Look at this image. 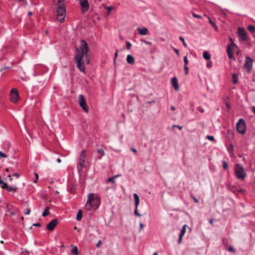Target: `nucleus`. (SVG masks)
I'll list each match as a JSON object with an SVG mask.
<instances>
[{"mask_svg": "<svg viewBox=\"0 0 255 255\" xmlns=\"http://www.w3.org/2000/svg\"><path fill=\"white\" fill-rule=\"evenodd\" d=\"M100 204V200L94 197V194H90L86 204L85 208L89 211L95 210L99 207Z\"/></svg>", "mask_w": 255, "mask_h": 255, "instance_id": "obj_1", "label": "nucleus"}, {"mask_svg": "<svg viewBox=\"0 0 255 255\" xmlns=\"http://www.w3.org/2000/svg\"><path fill=\"white\" fill-rule=\"evenodd\" d=\"M80 46L79 47H76V54L77 55L80 54L81 56H84V54H88L89 53V47L88 43L83 39H81L80 41Z\"/></svg>", "mask_w": 255, "mask_h": 255, "instance_id": "obj_2", "label": "nucleus"}, {"mask_svg": "<svg viewBox=\"0 0 255 255\" xmlns=\"http://www.w3.org/2000/svg\"><path fill=\"white\" fill-rule=\"evenodd\" d=\"M55 10L57 19L61 23L63 22L66 14V9L65 4L56 5Z\"/></svg>", "mask_w": 255, "mask_h": 255, "instance_id": "obj_3", "label": "nucleus"}, {"mask_svg": "<svg viewBox=\"0 0 255 255\" xmlns=\"http://www.w3.org/2000/svg\"><path fill=\"white\" fill-rule=\"evenodd\" d=\"M235 174L237 178L244 179L246 176V173L244 167L240 164H237L235 169Z\"/></svg>", "mask_w": 255, "mask_h": 255, "instance_id": "obj_4", "label": "nucleus"}, {"mask_svg": "<svg viewBox=\"0 0 255 255\" xmlns=\"http://www.w3.org/2000/svg\"><path fill=\"white\" fill-rule=\"evenodd\" d=\"M83 56H81L80 54L75 55L74 58V61L77 64V67L79 70L84 73L85 72V68L84 65V62L83 61Z\"/></svg>", "mask_w": 255, "mask_h": 255, "instance_id": "obj_5", "label": "nucleus"}, {"mask_svg": "<svg viewBox=\"0 0 255 255\" xmlns=\"http://www.w3.org/2000/svg\"><path fill=\"white\" fill-rule=\"evenodd\" d=\"M236 129L237 131L242 134H244L246 130V124L245 120L241 118L236 124Z\"/></svg>", "mask_w": 255, "mask_h": 255, "instance_id": "obj_6", "label": "nucleus"}, {"mask_svg": "<svg viewBox=\"0 0 255 255\" xmlns=\"http://www.w3.org/2000/svg\"><path fill=\"white\" fill-rule=\"evenodd\" d=\"M253 60L248 56L245 57V63L244 68L247 70V73L250 74L253 70Z\"/></svg>", "mask_w": 255, "mask_h": 255, "instance_id": "obj_7", "label": "nucleus"}, {"mask_svg": "<svg viewBox=\"0 0 255 255\" xmlns=\"http://www.w3.org/2000/svg\"><path fill=\"white\" fill-rule=\"evenodd\" d=\"M9 97L10 101L13 103H16L20 98L17 90L12 88L10 92Z\"/></svg>", "mask_w": 255, "mask_h": 255, "instance_id": "obj_8", "label": "nucleus"}, {"mask_svg": "<svg viewBox=\"0 0 255 255\" xmlns=\"http://www.w3.org/2000/svg\"><path fill=\"white\" fill-rule=\"evenodd\" d=\"M78 102L80 106L82 108V109L87 113L89 111V108L87 105L86 101L85 100V98L83 95H80L78 97Z\"/></svg>", "mask_w": 255, "mask_h": 255, "instance_id": "obj_9", "label": "nucleus"}, {"mask_svg": "<svg viewBox=\"0 0 255 255\" xmlns=\"http://www.w3.org/2000/svg\"><path fill=\"white\" fill-rule=\"evenodd\" d=\"M238 34L241 41H248L247 33L245 29L241 27L238 28Z\"/></svg>", "mask_w": 255, "mask_h": 255, "instance_id": "obj_10", "label": "nucleus"}, {"mask_svg": "<svg viewBox=\"0 0 255 255\" xmlns=\"http://www.w3.org/2000/svg\"><path fill=\"white\" fill-rule=\"evenodd\" d=\"M86 151L85 150H83L81 153L80 156L79 157V164L81 167L80 168L78 167V170L79 171L82 170V168L85 167L84 163H85V157H86Z\"/></svg>", "mask_w": 255, "mask_h": 255, "instance_id": "obj_11", "label": "nucleus"}, {"mask_svg": "<svg viewBox=\"0 0 255 255\" xmlns=\"http://www.w3.org/2000/svg\"><path fill=\"white\" fill-rule=\"evenodd\" d=\"M83 12L88 11L89 9V4L88 0H79Z\"/></svg>", "mask_w": 255, "mask_h": 255, "instance_id": "obj_12", "label": "nucleus"}, {"mask_svg": "<svg viewBox=\"0 0 255 255\" xmlns=\"http://www.w3.org/2000/svg\"><path fill=\"white\" fill-rule=\"evenodd\" d=\"M58 223V220L54 219L47 224L46 228L49 231H53Z\"/></svg>", "mask_w": 255, "mask_h": 255, "instance_id": "obj_13", "label": "nucleus"}, {"mask_svg": "<svg viewBox=\"0 0 255 255\" xmlns=\"http://www.w3.org/2000/svg\"><path fill=\"white\" fill-rule=\"evenodd\" d=\"M187 227V225L186 224L182 226V229L180 230L179 235V238H178V244H180L181 243L182 238L185 233Z\"/></svg>", "mask_w": 255, "mask_h": 255, "instance_id": "obj_14", "label": "nucleus"}, {"mask_svg": "<svg viewBox=\"0 0 255 255\" xmlns=\"http://www.w3.org/2000/svg\"><path fill=\"white\" fill-rule=\"evenodd\" d=\"M171 83L176 91L179 90V85L177 78L176 77H173L171 80Z\"/></svg>", "mask_w": 255, "mask_h": 255, "instance_id": "obj_15", "label": "nucleus"}, {"mask_svg": "<svg viewBox=\"0 0 255 255\" xmlns=\"http://www.w3.org/2000/svg\"><path fill=\"white\" fill-rule=\"evenodd\" d=\"M227 52L228 54V56L230 59H232L234 58L233 53V48L231 47V45L230 44H228L227 47Z\"/></svg>", "mask_w": 255, "mask_h": 255, "instance_id": "obj_16", "label": "nucleus"}, {"mask_svg": "<svg viewBox=\"0 0 255 255\" xmlns=\"http://www.w3.org/2000/svg\"><path fill=\"white\" fill-rule=\"evenodd\" d=\"M137 30L138 32V33L141 35H146L148 31V29L146 27H143V28L138 27L137 28Z\"/></svg>", "mask_w": 255, "mask_h": 255, "instance_id": "obj_17", "label": "nucleus"}, {"mask_svg": "<svg viewBox=\"0 0 255 255\" xmlns=\"http://www.w3.org/2000/svg\"><path fill=\"white\" fill-rule=\"evenodd\" d=\"M127 63L130 65H133L135 63L134 58L131 55L128 54L127 56Z\"/></svg>", "mask_w": 255, "mask_h": 255, "instance_id": "obj_18", "label": "nucleus"}, {"mask_svg": "<svg viewBox=\"0 0 255 255\" xmlns=\"http://www.w3.org/2000/svg\"><path fill=\"white\" fill-rule=\"evenodd\" d=\"M133 196L134 200L135 206L138 207L140 202L139 196L136 193H134Z\"/></svg>", "mask_w": 255, "mask_h": 255, "instance_id": "obj_19", "label": "nucleus"}, {"mask_svg": "<svg viewBox=\"0 0 255 255\" xmlns=\"http://www.w3.org/2000/svg\"><path fill=\"white\" fill-rule=\"evenodd\" d=\"M4 189H6L8 192H11V191H14L16 192L18 188L17 187H12L10 186H9L7 185V184L6 185V186L4 187Z\"/></svg>", "mask_w": 255, "mask_h": 255, "instance_id": "obj_20", "label": "nucleus"}, {"mask_svg": "<svg viewBox=\"0 0 255 255\" xmlns=\"http://www.w3.org/2000/svg\"><path fill=\"white\" fill-rule=\"evenodd\" d=\"M95 151L97 153L100 154V156L99 157V159H101L102 157L105 154V152L102 148H97L96 149Z\"/></svg>", "mask_w": 255, "mask_h": 255, "instance_id": "obj_21", "label": "nucleus"}, {"mask_svg": "<svg viewBox=\"0 0 255 255\" xmlns=\"http://www.w3.org/2000/svg\"><path fill=\"white\" fill-rule=\"evenodd\" d=\"M232 80H233V83L234 84H236L238 82V74H237L236 73H233L232 74Z\"/></svg>", "mask_w": 255, "mask_h": 255, "instance_id": "obj_22", "label": "nucleus"}, {"mask_svg": "<svg viewBox=\"0 0 255 255\" xmlns=\"http://www.w3.org/2000/svg\"><path fill=\"white\" fill-rule=\"evenodd\" d=\"M83 212L81 210H79L76 216V219L78 221H81L82 218Z\"/></svg>", "mask_w": 255, "mask_h": 255, "instance_id": "obj_23", "label": "nucleus"}, {"mask_svg": "<svg viewBox=\"0 0 255 255\" xmlns=\"http://www.w3.org/2000/svg\"><path fill=\"white\" fill-rule=\"evenodd\" d=\"M203 58L205 60H210V58H211V55H210V54L209 52H207V51H205L203 53Z\"/></svg>", "mask_w": 255, "mask_h": 255, "instance_id": "obj_24", "label": "nucleus"}, {"mask_svg": "<svg viewBox=\"0 0 255 255\" xmlns=\"http://www.w3.org/2000/svg\"><path fill=\"white\" fill-rule=\"evenodd\" d=\"M50 214V212H49V207H46L44 211V212L42 213V216L43 217H46V216Z\"/></svg>", "mask_w": 255, "mask_h": 255, "instance_id": "obj_25", "label": "nucleus"}, {"mask_svg": "<svg viewBox=\"0 0 255 255\" xmlns=\"http://www.w3.org/2000/svg\"><path fill=\"white\" fill-rule=\"evenodd\" d=\"M90 55H89V53H88V54H84V56L83 57V58H85V62L86 63V64L88 65L90 64V57H89Z\"/></svg>", "mask_w": 255, "mask_h": 255, "instance_id": "obj_26", "label": "nucleus"}, {"mask_svg": "<svg viewBox=\"0 0 255 255\" xmlns=\"http://www.w3.org/2000/svg\"><path fill=\"white\" fill-rule=\"evenodd\" d=\"M208 19H209V22L210 23V24L213 26V27L215 28V29L216 30H217V28H218V27L216 25V23L215 22L213 21L212 20V19L210 18V17H208Z\"/></svg>", "mask_w": 255, "mask_h": 255, "instance_id": "obj_27", "label": "nucleus"}, {"mask_svg": "<svg viewBox=\"0 0 255 255\" xmlns=\"http://www.w3.org/2000/svg\"><path fill=\"white\" fill-rule=\"evenodd\" d=\"M234 150V145L232 143L230 144L229 147L228 148V151L230 153V154H231L233 153Z\"/></svg>", "mask_w": 255, "mask_h": 255, "instance_id": "obj_28", "label": "nucleus"}, {"mask_svg": "<svg viewBox=\"0 0 255 255\" xmlns=\"http://www.w3.org/2000/svg\"><path fill=\"white\" fill-rule=\"evenodd\" d=\"M229 41L230 42V45H231V47H235L236 48H238V46L237 45L234 43V40L231 37H230L229 38Z\"/></svg>", "mask_w": 255, "mask_h": 255, "instance_id": "obj_29", "label": "nucleus"}, {"mask_svg": "<svg viewBox=\"0 0 255 255\" xmlns=\"http://www.w3.org/2000/svg\"><path fill=\"white\" fill-rule=\"evenodd\" d=\"M71 253L72 254H75V255H78L79 254L78 249L77 246H75L71 250Z\"/></svg>", "mask_w": 255, "mask_h": 255, "instance_id": "obj_30", "label": "nucleus"}, {"mask_svg": "<svg viewBox=\"0 0 255 255\" xmlns=\"http://www.w3.org/2000/svg\"><path fill=\"white\" fill-rule=\"evenodd\" d=\"M248 29L251 32L254 33L255 32V27L253 25H249L248 26Z\"/></svg>", "mask_w": 255, "mask_h": 255, "instance_id": "obj_31", "label": "nucleus"}, {"mask_svg": "<svg viewBox=\"0 0 255 255\" xmlns=\"http://www.w3.org/2000/svg\"><path fill=\"white\" fill-rule=\"evenodd\" d=\"M112 182L113 184L115 183L116 181L115 180V177H110L106 180V183Z\"/></svg>", "mask_w": 255, "mask_h": 255, "instance_id": "obj_32", "label": "nucleus"}, {"mask_svg": "<svg viewBox=\"0 0 255 255\" xmlns=\"http://www.w3.org/2000/svg\"><path fill=\"white\" fill-rule=\"evenodd\" d=\"M76 190V186L74 184L71 185L69 191L71 193H74Z\"/></svg>", "mask_w": 255, "mask_h": 255, "instance_id": "obj_33", "label": "nucleus"}, {"mask_svg": "<svg viewBox=\"0 0 255 255\" xmlns=\"http://www.w3.org/2000/svg\"><path fill=\"white\" fill-rule=\"evenodd\" d=\"M206 138H207L208 139H209L211 141H214L215 142H216V140H215L214 136H213V135H207Z\"/></svg>", "mask_w": 255, "mask_h": 255, "instance_id": "obj_34", "label": "nucleus"}, {"mask_svg": "<svg viewBox=\"0 0 255 255\" xmlns=\"http://www.w3.org/2000/svg\"><path fill=\"white\" fill-rule=\"evenodd\" d=\"M114 6H109V7H108V8H107L108 11H107V13L106 15H105V16H108V15H109V14H110V13L112 9H114Z\"/></svg>", "mask_w": 255, "mask_h": 255, "instance_id": "obj_35", "label": "nucleus"}, {"mask_svg": "<svg viewBox=\"0 0 255 255\" xmlns=\"http://www.w3.org/2000/svg\"><path fill=\"white\" fill-rule=\"evenodd\" d=\"M222 166L224 169H227L228 167V164L226 161L222 162Z\"/></svg>", "mask_w": 255, "mask_h": 255, "instance_id": "obj_36", "label": "nucleus"}, {"mask_svg": "<svg viewBox=\"0 0 255 255\" xmlns=\"http://www.w3.org/2000/svg\"><path fill=\"white\" fill-rule=\"evenodd\" d=\"M137 208L138 207H136V206H135V210H134V214L135 216H138V217H141V215L139 213V212H138V210H137Z\"/></svg>", "mask_w": 255, "mask_h": 255, "instance_id": "obj_37", "label": "nucleus"}, {"mask_svg": "<svg viewBox=\"0 0 255 255\" xmlns=\"http://www.w3.org/2000/svg\"><path fill=\"white\" fill-rule=\"evenodd\" d=\"M179 39L182 42V43L185 47H187V44L185 43L184 38L182 36H180Z\"/></svg>", "mask_w": 255, "mask_h": 255, "instance_id": "obj_38", "label": "nucleus"}, {"mask_svg": "<svg viewBox=\"0 0 255 255\" xmlns=\"http://www.w3.org/2000/svg\"><path fill=\"white\" fill-rule=\"evenodd\" d=\"M183 61L184 63V66H187L188 64V60L187 56H185L183 57Z\"/></svg>", "mask_w": 255, "mask_h": 255, "instance_id": "obj_39", "label": "nucleus"}, {"mask_svg": "<svg viewBox=\"0 0 255 255\" xmlns=\"http://www.w3.org/2000/svg\"><path fill=\"white\" fill-rule=\"evenodd\" d=\"M65 0H57V2L56 5H60V4H64V1Z\"/></svg>", "mask_w": 255, "mask_h": 255, "instance_id": "obj_40", "label": "nucleus"}, {"mask_svg": "<svg viewBox=\"0 0 255 255\" xmlns=\"http://www.w3.org/2000/svg\"><path fill=\"white\" fill-rule=\"evenodd\" d=\"M131 47V44L129 41L126 42V48L127 49H130Z\"/></svg>", "mask_w": 255, "mask_h": 255, "instance_id": "obj_41", "label": "nucleus"}, {"mask_svg": "<svg viewBox=\"0 0 255 255\" xmlns=\"http://www.w3.org/2000/svg\"><path fill=\"white\" fill-rule=\"evenodd\" d=\"M228 251L230 252L235 253V250L232 246L228 247Z\"/></svg>", "mask_w": 255, "mask_h": 255, "instance_id": "obj_42", "label": "nucleus"}, {"mask_svg": "<svg viewBox=\"0 0 255 255\" xmlns=\"http://www.w3.org/2000/svg\"><path fill=\"white\" fill-rule=\"evenodd\" d=\"M118 50L117 49L116 50V52H115V56H114V62L115 64L116 63V58H117V57L118 56Z\"/></svg>", "mask_w": 255, "mask_h": 255, "instance_id": "obj_43", "label": "nucleus"}, {"mask_svg": "<svg viewBox=\"0 0 255 255\" xmlns=\"http://www.w3.org/2000/svg\"><path fill=\"white\" fill-rule=\"evenodd\" d=\"M192 16L195 18H201L202 16L199 14H197L195 13H192Z\"/></svg>", "mask_w": 255, "mask_h": 255, "instance_id": "obj_44", "label": "nucleus"}, {"mask_svg": "<svg viewBox=\"0 0 255 255\" xmlns=\"http://www.w3.org/2000/svg\"><path fill=\"white\" fill-rule=\"evenodd\" d=\"M7 157V155L6 154H5L3 152H2L1 151H0V158H1V157L5 158Z\"/></svg>", "mask_w": 255, "mask_h": 255, "instance_id": "obj_45", "label": "nucleus"}, {"mask_svg": "<svg viewBox=\"0 0 255 255\" xmlns=\"http://www.w3.org/2000/svg\"><path fill=\"white\" fill-rule=\"evenodd\" d=\"M31 210L29 208H27L24 211V214L25 215H29L30 213Z\"/></svg>", "mask_w": 255, "mask_h": 255, "instance_id": "obj_46", "label": "nucleus"}, {"mask_svg": "<svg viewBox=\"0 0 255 255\" xmlns=\"http://www.w3.org/2000/svg\"><path fill=\"white\" fill-rule=\"evenodd\" d=\"M184 70H185V75H187L188 74V71H189L188 67H187V66H184Z\"/></svg>", "mask_w": 255, "mask_h": 255, "instance_id": "obj_47", "label": "nucleus"}, {"mask_svg": "<svg viewBox=\"0 0 255 255\" xmlns=\"http://www.w3.org/2000/svg\"><path fill=\"white\" fill-rule=\"evenodd\" d=\"M197 109L198 111L202 113H204V110L201 107H198Z\"/></svg>", "mask_w": 255, "mask_h": 255, "instance_id": "obj_48", "label": "nucleus"}, {"mask_svg": "<svg viewBox=\"0 0 255 255\" xmlns=\"http://www.w3.org/2000/svg\"><path fill=\"white\" fill-rule=\"evenodd\" d=\"M141 41L147 45H151L152 44V43L150 41H146L145 40H142Z\"/></svg>", "mask_w": 255, "mask_h": 255, "instance_id": "obj_49", "label": "nucleus"}, {"mask_svg": "<svg viewBox=\"0 0 255 255\" xmlns=\"http://www.w3.org/2000/svg\"><path fill=\"white\" fill-rule=\"evenodd\" d=\"M175 127H176L179 130H181L183 128V127L182 126H179V125H173L172 126V128H174Z\"/></svg>", "mask_w": 255, "mask_h": 255, "instance_id": "obj_50", "label": "nucleus"}, {"mask_svg": "<svg viewBox=\"0 0 255 255\" xmlns=\"http://www.w3.org/2000/svg\"><path fill=\"white\" fill-rule=\"evenodd\" d=\"M192 198L194 201V202L196 203H199V200L196 198L194 196H192Z\"/></svg>", "mask_w": 255, "mask_h": 255, "instance_id": "obj_51", "label": "nucleus"}, {"mask_svg": "<svg viewBox=\"0 0 255 255\" xmlns=\"http://www.w3.org/2000/svg\"><path fill=\"white\" fill-rule=\"evenodd\" d=\"M144 227V225L142 223H139V231H141L143 230Z\"/></svg>", "mask_w": 255, "mask_h": 255, "instance_id": "obj_52", "label": "nucleus"}, {"mask_svg": "<svg viewBox=\"0 0 255 255\" xmlns=\"http://www.w3.org/2000/svg\"><path fill=\"white\" fill-rule=\"evenodd\" d=\"M102 242L101 241V240H99L98 241V242L97 243V244H96V247L97 248H99L101 246V245L102 244Z\"/></svg>", "mask_w": 255, "mask_h": 255, "instance_id": "obj_53", "label": "nucleus"}, {"mask_svg": "<svg viewBox=\"0 0 255 255\" xmlns=\"http://www.w3.org/2000/svg\"><path fill=\"white\" fill-rule=\"evenodd\" d=\"M173 50L175 52V53L178 55H179V50L175 48H173Z\"/></svg>", "mask_w": 255, "mask_h": 255, "instance_id": "obj_54", "label": "nucleus"}, {"mask_svg": "<svg viewBox=\"0 0 255 255\" xmlns=\"http://www.w3.org/2000/svg\"><path fill=\"white\" fill-rule=\"evenodd\" d=\"M33 226H34V227H41V225L40 223H34L33 224Z\"/></svg>", "mask_w": 255, "mask_h": 255, "instance_id": "obj_55", "label": "nucleus"}, {"mask_svg": "<svg viewBox=\"0 0 255 255\" xmlns=\"http://www.w3.org/2000/svg\"><path fill=\"white\" fill-rule=\"evenodd\" d=\"M206 66H207V67L208 68H211V67L212 66V62H208V63H207V65H206Z\"/></svg>", "mask_w": 255, "mask_h": 255, "instance_id": "obj_56", "label": "nucleus"}, {"mask_svg": "<svg viewBox=\"0 0 255 255\" xmlns=\"http://www.w3.org/2000/svg\"><path fill=\"white\" fill-rule=\"evenodd\" d=\"M34 174H35V180H34V182H35H35H36V181H37V180H38V174H37V173H34Z\"/></svg>", "mask_w": 255, "mask_h": 255, "instance_id": "obj_57", "label": "nucleus"}, {"mask_svg": "<svg viewBox=\"0 0 255 255\" xmlns=\"http://www.w3.org/2000/svg\"><path fill=\"white\" fill-rule=\"evenodd\" d=\"M131 150L134 152L135 154H136L137 153V150L136 149H135L133 147H131Z\"/></svg>", "mask_w": 255, "mask_h": 255, "instance_id": "obj_58", "label": "nucleus"}, {"mask_svg": "<svg viewBox=\"0 0 255 255\" xmlns=\"http://www.w3.org/2000/svg\"><path fill=\"white\" fill-rule=\"evenodd\" d=\"M13 176H15L17 178H18L19 176H20V175L19 173H14L13 174Z\"/></svg>", "mask_w": 255, "mask_h": 255, "instance_id": "obj_59", "label": "nucleus"}, {"mask_svg": "<svg viewBox=\"0 0 255 255\" xmlns=\"http://www.w3.org/2000/svg\"><path fill=\"white\" fill-rule=\"evenodd\" d=\"M238 192L240 193H244L245 190L244 189H241L238 190Z\"/></svg>", "mask_w": 255, "mask_h": 255, "instance_id": "obj_60", "label": "nucleus"}, {"mask_svg": "<svg viewBox=\"0 0 255 255\" xmlns=\"http://www.w3.org/2000/svg\"><path fill=\"white\" fill-rule=\"evenodd\" d=\"M175 107L173 106H171L170 107V110L172 111H175Z\"/></svg>", "mask_w": 255, "mask_h": 255, "instance_id": "obj_61", "label": "nucleus"}, {"mask_svg": "<svg viewBox=\"0 0 255 255\" xmlns=\"http://www.w3.org/2000/svg\"><path fill=\"white\" fill-rule=\"evenodd\" d=\"M213 219H211L210 220H209V223L210 224H213Z\"/></svg>", "mask_w": 255, "mask_h": 255, "instance_id": "obj_62", "label": "nucleus"}, {"mask_svg": "<svg viewBox=\"0 0 255 255\" xmlns=\"http://www.w3.org/2000/svg\"><path fill=\"white\" fill-rule=\"evenodd\" d=\"M252 108H253L252 111L254 113V114L255 115V107H253Z\"/></svg>", "mask_w": 255, "mask_h": 255, "instance_id": "obj_63", "label": "nucleus"}, {"mask_svg": "<svg viewBox=\"0 0 255 255\" xmlns=\"http://www.w3.org/2000/svg\"><path fill=\"white\" fill-rule=\"evenodd\" d=\"M57 162L58 163H60L61 162V160L60 158H57Z\"/></svg>", "mask_w": 255, "mask_h": 255, "instance_id": "obj_64", "label": "nucleus"}]
</instances>
